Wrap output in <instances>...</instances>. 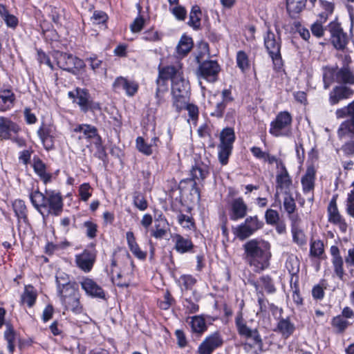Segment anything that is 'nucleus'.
Wrapping results in <instances>:
<instances>
[{"label": "nucleus", "mask_w": 354, "mask_h": 354, "mask_svg": "<svg viewBox=\"0 0 354 354\" xmlns=\"http://www.w3.org/2000/svg\"><path fill=\"white\" fill-rule=\"evenodd\" d=\"M235 140V132L232 127H225L222 129L219 135L220 142L218 145V160L222 165L227 163Z\"/></svg>", "instance_id": "0eeeda50"}, {"label": "nucleus", "mask_w": 354, "mask_h": 354, "mask_svg": "<svg viewBox=\"0 0 354 354\" xmlns=\"http://www.w3.org/2000/svg\"><path fill=\"white\" fill-rule=\"evenodd\" d=\"M276 165V176L275 177H289L288 172L281 159L275 156L273 164Z\"/></svg>", "instance_id": "5fc2aeb1"}, {"label": "nucleus", "mask_w": 354, "mask_h": 354, "mask_svg": "<svg viewBox=\"0 0 354 354\" xmlns=\"http://www.w3.org/2000/svg\"><path fill=\"white\" fill-rule=\"evenodd\" d=\"M328 214L330 223L337 225L342 232H345L346 231L347 223H346L345 219L339 214L335 198L332 199L329 203L328 207Z\"/></svg>", "instance_id": "5701e85b"}, {"label": "nucleus", "mask_w": 354, "mask_h": 354, "mask_svg": "<svg viewBox=\"0 0 354 354\" xmlns=\"http://www.w3.org/2000/svg\"><path fill=\"white\" fill-rule=\"evenodd\" d=\"M202 17V12L201 8L194 5L192 6L187 24L194 30H198L201 28V21Z\"/></svg>", "instance_id": "f704fd0d"}, {"label": "nucleus", "mask_w": 354, "mask_h": 354, "mask_svg": "<svg viewBox=\"0 0 354 354\" xmlns=\"http://www.w3.org/2000/svg\"><path fill=\"white\" fill-rule=\"evenodd\" d=\"M167 68H172V65L166 66L162 68L159 66L158 68V77L156 80L157 88L156 91V98L157 104L159 105L165 102L164 95L168 91L167 82L171 79V75L166 76L162 75Z\"/></svg>", "instance_id": "dca6fc26"}, {"label": "nucleus", "mask_w": 354, "mask_h": 354, "mask_svg": "<svg viewBox=\"0 0 354 354\" xmlns=\"http://www.w3.org/2000/svg\"><path fill=\"white\" fill-rule=\"evenodd\" d=\"M351 138V140L346 142L342 147V150L346 155L354 154V136H351L346 138Z\"/></svg>", "instance_id": "774afa93"}, {"label": "nucleus", "mask_w": 354, "mask_h": 354, "mask_svg": "<svg viewBox=\"0 0 354 354\" xmlns=\"http://www.w3.org/2000/svg\"><path fill=\"white\" fill-rule=\"evenodd\" d=\"M80 285L87 295L100 299L105 297V293L102 288L92 279L83 278L80 281Z\"/></svg>", "instance_id": "b1692460"}, {"label": "nucleus", "mask_w": 354, "mask_h": 354, "mask_svg": "<svg viewBox=\"0 0 354 354\" xmlns=\"http://www.w3.org/2000/svg\"><path fill=\"white\" fill-rule=\"evenodd\" d=\"M276 30L278 35H275L270 29V27H268L266 33L263 36V40L264 46L272 60L274 68L281 70L283 66V61L281 55V41L277 27Z\"/></svg>", "instance_id": "39448f33"}, {"label": "nucleus", "mask_w": 354, "mask_h": 354, "mask_svg": "<svg viewBox=\"0 0 354 354\" xmlns=\"http://www.w3.org/2000/svg\"><path fill=\"white\" fill-rule=\"evenodd\" d=\"M243 259L253 268L256 272H260L269 266L271 258L270 244L263 240L254 239L247 241L243 245Z\"/></svg>", "instance_id": "f03ea898"}, {"label": "nucleus", "mask_w": 354, "mask_h": 354, "mask_svg": "<svg viewBox=\"0 0 354 354\" xmlns=\"http://www.w3.org/2000/svg\"><path fill=\"white\" fill-rule=\"evenodd\" d=\"M73 132L80 133L78 139H86L91 145L95 147L99 153L104 152L102 138L95 127L88 124H77L73 129Z\"/></svg>", "instance_id": "1a4fd4ad"}, {"label": "nucleus", "mask_w": 354, "mask_h": 354, "mask_svg": "<svg viewBox=\"0 0 354 354\" xmlns=\"http://www.w3.org/2000/svg\"><path fill=\"white\" fill-rule=\"evenodd\" d=\"M190 326L194 333L202 335L207 329L204 315H196L190 317Z\"/></svg>", "instance_id": "473e14b6"}, {"label": "nucleus", "mask_w": 354, "mask_h": 354, "mask_svg": "<svg viewBox=\"0 0 354 354\" xmlns=\"http://www.w3.org/2000/svg\"><path fill=\"white\" fill-rule=\"evenodd\" d=\"M277 330L284 338L287 339L295 332V326L288 317L282 318L278 322Z\"/></svg>", "instance_id": "72a5a7b5"}, {"label": "nucleus", "mask_w": 354, "mask_h": 354, "mask_svg": "<svg viewBox=\"0 0 354 354\" xmlns=\"http://www.w3.org/2000/svg\"><path fill=\"white\" fill-rule=\"evenodd\" d=\"M180 281L185 290H191L196 283V279L190 274H184L180 277Z\"/></svg>", "instance_id": "69168bd1"}, {"label": "nucleus", "mask_w": 354, "mask_h": 354, "mask_svg": "<svg viewBox=\"0 0 354 354\" xmlns=\"http://www.w3.org/2000/svg\"><path fill=\"white\" fill-rule=\"evenodd\" d=\"M266 221L269 225H275L279 221V214L277 211L268 209L266 210L265 214Z\"/></svg>", "instance_id": "052dcab7"}, {"label": "nucleus", "mask_w": 354, "mask_h": 354, "mask_svg": "<svg viewBox=\"0 0 354 354\" xmlns=\"http://www.w3.org/2000/svg\"><path fill=\"white\" fill-rule=\"evenodd\" d=\"M95 253L93 250H84L81 254L75 256V263L78 268L85 272L91 270L95 261Z\"/></svg>", "instance_id": "4be33fe9"}, {"label": "nucleus", "mask_w": 354, "mask_h": 354, "mask_svg": "<svg viewBox=\"0 0 354 354\" xmlns=\"http://www.w3.org/2000/svg\"><path fill=\"white\" fill-rule=\"evenodd\" d=\"M169 231V225L166 218L160 214L154 221V228L151 230V235L156 239H162Z\"/></svg>", "instance_id": "cd10ccee"}, {"label": "nucleus", "mask_w": 354, "mask_h": 354, "mask_svg": "<svg viewBox=\"0 0 354 354\" xmlns=\"http://www.w3.org/2000/svg\"><path fill=\"white\" fill-rule=\"evenodd\" d=\"M30 199L33 206L41 214H44L42 209L47 207L46 195L44 196L39 191H35L30 194Z\"/></svg>", "instance_id": "c9c22d12"}, {"label": "nucleus", "mask_w": 354, "mask_h": 354, "mask_svg": "<svg viewBox=\"0 0 354 354\" xmlns=\"http://www.w3.org/2000/svg\"><path fill=\"white\" fill-rule=\"evenodd\" d=\"M84 64H87L93 74L103 77L106 74V66L102 59H100L96 54H91L87 56L84 61Z\"/></svg>", "instance_id": "a878e982"}, {"label": "nucleus", "mask_w": 354, "mask_h": 354, "mask_svg": "<svg viewBox=\"0 0 354 354\" xmlns=\"http://www.w3.org/2000/svg\"><path fill=\"white\" fill-rule=\"evenodd\" d=\"M84 227L86 229V234L89 239H94L97 236V225L91 221H87L84 223Z\"/></svg>", "instance_id": "680f3d73"}, {"label": "nucleus", "mask_w": 354, "mask_h": 354, "mask_svg": "<svg viewBox=\"0 0 354 354\" xmlns=\"http://www.w3.org/2000/svg\"><path fill=\"white\" fill-rule=\"evenodd\" d=\"M263 226V221H260L257 216H248L244 223L234 229V233L240 240H244L262 228Z\"/></svg>", "instance_id": "f8f14e48"}, {"label": "nucleus", "mask_w": 354, "mask_h": 354, "mask_svg": "<svg viewBox=\"0 0 354 354\" xmlns=\"http://www.w3.org/2000/svg\"><path fill=\"white\" fill-rule=\"evenodd\" d=\"M171 240L174 243V249L180 254L190 252L194 248L191 239L184 237L178 234L171 235Z\"/></svg>", "instance_id": "bb28decb"}, {"label": "nucleus", "mask_w": 354, "mask_h": 354, "mask_svg": "<svg viewBox=\"0 0 354 354\" xmlns=\"http://www.w3.org/2000/svg\"><path fill=\"white\" fill-rule=\"evenodd\" d=\"M170 12L178 21H184L187 17V10L180 5H175L169 8Z\"/></svg>", "instance_id": "603ef678"}, {"label": "nucleus", "mask_w": 354, "mask_h": 354, "mask_svg": "<svg viewBox=\"0 0 354 354\" xmlns=\"http://www.w3.org/2000/svg\"><path fill=\"white\" fill-rule=\"evenodd\" d=\"M52 57L59 68L73 74L75 70L79 71L85 67L83 59L70 53L57 50L52 53Z\"/></svg>", "instance_id": "6e6552de"}, {"label": "nucleus", "mask_w": 354, "mask_h": 354, "mask_svg": "<svg viewBox=\"0 0 354 354\" xmlns=\"http://www.w3.org/2000/svg\"><path fill=\"white\" fill-rule=\"evenodd\" d=\"M133 204L140 211L145 210L148 204L144 196L140 192H135L133 194Z\"/></svg>", "instance_id": "6e6d98bb"}, {"label": "nucleus", "mask_w": 354, "mask_h": 354, "mask_svg": "<svg viewBox=\"0 0 354 354\" xmlns=\"http://www.w3.org/2000/svg\"><path fill=\"white\" fill-rule=\"evenodd\" d=\"M317 157L314 155L313 152L311 151L308 154V160L307 162V169L306 174L304 177H315L316 174V162H317Z\"/></svg>", "instance_id": "c03bdc74"}, {"label": "nucleus", "mask_w": 354, "mask_h": 354, "mask_svg": "<svg viewBox=\"0 0 354 354\" xmlns=\"http://www.w3.org/2000/svg\"><path fill=\"white\" fill-rule=\"evenodd\" d=\"M223 343L218 333H214L207 337L198 347L199 354H211L214 349L221 346Z\"/></svg>", "instance_id": "412c9836"}, {"label": "nucleus", "mask_w": 354, "mask_h": 354, "mask_svg": "<svg viewBox=\"0 0 354 354\" xmlns=\"http://www.w3.org/2000/svg\"><path fill=\"white\" fill-rule=\"evenodd\" d=\"M220 71L221 67L216 61L207 60L199 65L198 74L200 78L213 83L218 80Z\"/></svg>", "instance_id": "2eb2a0df"}, {"label": "nucleus", "mask_w": 354, "mask_h": 354, "mask_svg": "<svg viewBox=\"0 0 354 354\" xmlns=\"http://www.w3.org/2000/svg\"><path fill=\"white\" fill-rule=\"evenodd\" d=\"M37 134L46 151H50L55 148V141L59 136V132L52 122L42 121L37 131Z\"/></svg>", "instance_id": "9d476101"}, {"label": "nucleus", "mask_w": 354, "mask_h": 354, "mask_svg": "<svg viewBox=\"0 0 354 354\" xmlns=\"http://www.w3.org/2000/svg\"><path fill=\"white\" fill-rule=\"evenodd\" d=\"M235 324L237 332L241 338L244 339L243 348L246 351L253 348L262 349L263 340L257 328H250L241 313L236 315Z\"/></svg>", "instance_id": "7ed1b4c3"}, {"label": "nucleus", "mask_w": 354, "mask_h": 354, "mask_svg": "<svg viewBox=\"0 0 354 354\" xmlns=\"http://www.w3.org/2000/svg\"><path fill=\"white\" fill-rule=\"evenodd\" d=\"M127 272L118 270L115 260L111 262V274L113 282L120 287H127L132 279V272L128 269Z\"/></svg>", "instance_id": "aec40b11"}, {"label": "nucleus", "mask_w": 354, "mask_h": 354, "mask_svg": "<svg viewBox=\"0 0 354 354\" xmlns=\"http://www.w3.org/2000/svg\"><path fill=\"white\" fill-rule=\"evenodd\" d=\"M324 252V243L320 240L312 241L310 243V254L311 256L318 257Z\"/></svg>", "instance_id": "8fccbe9b"}, {"label": "nucleus", "mask_w": 354, "mask_h": 354, "mask_svg": "<svg viewBox=\"0 0 354 354\" xmlns=\"http://www.w3.org/2000/svg\"><path fill=\"white\" fill-rule=\"evenodd\" d=\"M56 283L57 292H59L60 290L65 288L66 286H73L70 283L68 274L64 272H57L56 275Z\"/></svg>", "instance_id": "09e8293b"}, {"label": "nucleus", "mask_w": 354, "mask_h": 354, "mask_svg": "<svg viewBox=\"0 0 354 354\" xmlns=\"http://www.w3.org/2000/svg\"><path fill=\"white\" fill-rule=\"evenodd\" d=\"M13 209L18 218H26V207L21 200H15L12 204Z\"/></svg>", "instance_id": "a18cd8bd"}, {"label": "nucleus", "mask_w": 354, "mask_h": 354, "mask_svg": "<svg viewBox=\"0 0 354 354\" xmlns=\"http://www.w3.org/2000/svg\"><path fill=\"white\" fill-rule=\"evenodd\" d=\"M15 95L10 89L0 90V111L10 110L14 105Z\"/></svg>", "instance_id": "c756f323"}, {"label": "nucleus", "mask_w": 354, "mask_h": 354, "mask_svg": "<svg viewBox=\"0 0 354 354\" xmlns=\"http://www.w3.org/2000/svg\"><path fill=\"white\" fill-rule=\"evenodd\" d=\"M69 98L78 104L82 111L86 113L88 110L100 109L98 103H95L91 99L88 90L85 88H76L74 91L68 93Z\"/></svg>", "instance_id": "9b49d317"}, {"label": "nucleus", "mask_w": 354, "mask_h": 354, "mask_svg": "<svg viewBox=\"0 0 354 354\" xmlns=\"http://www.w3.org/2000/svg\"><path fill=\"white\" fill-rule=\"evenodd\" d=\"M307 0H286V8L292 17L299 14L305 8Z\"/></svg>", "instance_id": "e433bc0d"}, {"label": "nucleus", "mask_w": 354, "mask_h": 354, "mask_svg": "<svg viewBox=\"0 0 354 354\" xmlns=\"http://www.w3.org/2000/svg\"><path fill=\"white\" fill-rule=\"evenodd\" d=\"M192 46V39L187 35H183L176 47L177 54L184 57L191 50Z\"/></svg>", "instance_id": "4c0bfd02"}, {"label": "nucleus", "mask_w": 354, "mask_h": 354, "mask_svg": "<svg viewBox=\"0 0 354 354\" xmlns=\"http://www.w3.org/2000/svg\"><path fill=\"white\" fill-rule=\"evenodd\" d=\"M354 94V91L346 85L335 86L330 91L328 102L330 105L338 104L341 101L351 98Z\"/></svg>", "instance_id": "a211bd4d"}, {"label": "nucleus", "mask_w": 354, "mask_h": 354, "mask_svg": "<svg viewBox=\"0 0 354 354\" xmlns=\"http://www.w3.org/2000/svg\"><path fill=\"white\" fill-rule=\"evenodd\" d=\"M236 64L238 67L242 71H245L249 68V59L247 54L243 51L239 50L236 53Z\"/></svg>", "instance_id": "de8ad7c7"}, {"label": "nucleus", "mask_w": 354, "mask_h": 354, "mask_svg": "<svg viewBox=\"0 0 354 354\" xmlns=\"http://www.w3.org/2000/svg\"><path fill=\"white\" fill-rule=\"evenodd\" d=\"M259 281L262 286V288H264V290L268 293H273L275 292L276 289L274 288V283L272 279L269 276H262L259 279Z\"/></svg>", "instance_id": "4d7b16f0"}, {"label": "nucleus", "mask_w": 354, "mask_h": 354, "mask_svg": "<svg viewBox=\"0 0 354 354\" xmlns=\"http://www.w3.org/2000/svg\"><path fill=\"white\" fill-rule=\"evenodd\" d=\"M283 205L288 214L294 213L296 209V204L294 198L290 195H287L285 196Z\"/></svg>", "instance_id": "0e129e2a"}, {"label": "nucleus", "mask_w": 354, "mask_h": 354, "mask_svg": "<svg viewBox=\"0 0 354 354\" xmlns=\"http://www.w3.org/2000/svg\"><path fill=\"white\" fill-rule=\"evenodd\" d=\"M46 205L45 208L48 214L58 216L63 209V198L59 192L55 191L46 192Z\"/></svg>", "instance_id": "6ab92c4d"}, {"label": "nucleus", "mask_w": 354, "mask_h": 354, "mask_svg": "<svg viewBox=\"0 0 354 354\" xmlns=\"http://www.w3.org/2000/svg\"><path fill=\"white\" fill-rule=\"evenodd\" d=\"M248 207L241 198L234 199L231 203L230 216L236 221L243 218L247 214Z\"/></svg>", "instance_id": "c85d7f7f"}, {"label": "nucleus", "mask_w": 354, "mask_h": 354, "mask_svg": "<svg viewBox=\"0 0 354 354\" xmlns=\"http://www.w3.org/2000/svg\"><path fill=\"white\" fill-rule=\"evenodd\" d=\"M4 338L8 343V350L12 353L15 348V342L17 339V333L14 328L10 324H6V330L4 332Z\"/></svg>", "instance_id": "58836bf2"}, {"label": "nucleus", "mask_w": 354, "mask_h": 354, "mask_svg": "<svg viewBox=\"0 0 354 354\" xmlns=\"http://www.w3.org/2000/svg\"><path fill=\"white\" fill-rule=\"evenodd\" d=\"M113 87L115 89H122L125 91L127 96L133 97L138 92L139 85L138 82L134 80H131L120 76L115 80Z\"/></svg>", "instance_id": "393cba45"}, {"label": "nucleus", "mask_w": 354, "mask_h": 354, "mask_svg": "<svg viewBox=\"0 0 354 354\" xmlns=\"http://www.w3.org/2000/svg\"><path fill=\"white\" fill-rule=\"evenodd\" d=\"M32 167L36 174H37L39 177H51L46 173V165L39 158H34Z\"/></svg>", "instance_id": "49530a36"}, {"label": "nucleus", "mask_w": 354, "mask_h": 354, "mask_svg": "<svg viewBox=\"0 0 354 354\" xmlns=\"http://www.w3.org/2000/svg\"><path fill=\"white\" fill-rule=\"evenodd\" d=\"M108 18V15L105 12L102 10H95L94 11L91 19L93 23L100 24H105L107 21Z\"/></svg>", "instance_id": "338daca9"}, {"label": "nucleus", "mask_w": 354, "mask_h": 354, "mask_svg": "<svg viewBox=\"0 0 354 354\" xmlns=\"http://www.w3.org/2000/svg\"><path fill=\"white\" fill-rule=\"evenodd\" d=\"M252 155L257 159L267 162L269 165H272L275 160V156L270 155L269 153L262 151L260 147H252L250 149Z\"/></svg>", "instance_id": "a19ab883"}, {"label": "nucleus", "mask_w": 354, "mask_h": 354, "mask_svg": "<svg viewBox=\"0 0 354 354\" xmlns=\"http://www.w3.org/2000/svg\"><path fill=\"white\" fill-rule=\"evenodd\" d=\"M178 221L179 224L185 229L192 230L194 227V223L192 218L183 214H180L178 216Z\"/></svg>", "instance_id": "e2e57ef3"}, {"label": "nucleus", "mask_w": 354, "mask_h": 354, "mask_svg": "<svg viewBox=\"0 0 354 354\" xmlns=\"http://www.w3.org/2000/svg\"><path fill=\"white\" fill-rule=\"evenodd\" d=\"M293 241L298 245H304L306 243V236L304 232L299 228L291 229Z\"/></svg>", "instance_id": "3c124183"}, {"label": "nucleus", "mask_w": 354, "mask_h": 354, "mask_svg": "<svg viewBox=\"0 0 354 354\" xmlns=\"http://www.w3.org/2000/svg\"><path fill=\"white\" fill-rule=\"evenodd\" d=\"M337 119H347L343 121L337 129V136L340 140L346 139L351 136H354V100L348 105L335 111Z\"/></svg>", "instance_id": "20e7f679"}, {"label": "nucleus", "mask_w": 354, "mask_h": 354, "mask_svg": "<svg viewBox=\"0 0 354 354\" xmlns=\"http://www.w3.org/2000/svg\"><path fill=\"white\" fill-rule=\"evenodd\" d=\"M292 117L287 111H280L270 122L269 133L274 137L290 138L292 136Z\"/></svg>", "instance_id": "423d86ee"}, {"label": "nucleus", "mask_w": 354, "mask_h": 354, "mask_svg": "<svg viewBox=\"0 0 354 354\" xmlns=\"http://www.w3.org/2000/svg\"><path fill=\"white\" fill-rule=\"evenodd\" d=\"M136 148L142 153L146 156H150L153 153V144L145 142L142 137L136 138Z\"/></svg>", "instance_id": "37998d69"}, {"label": "nucleus", "mask_w": 354, "mask_h": 354, "mask_svg": "<svg viewBox=\"0 0 354 354\" xmlns=\"http://www.w3.org/2000/svg\"><path fill=\"white\" fill-rule=\"evenodd\" d=\"M328 30L330 34V41L333 46L337 50H344L348 43V39L340 24L338 22L332 21L328 24Z\"/></svg>", "instance_id": "4468645a"}, {"label": "nucleus", "mask_w": 354, "mask_h": 354, "mask_svg": "<svg viewBox=\"0 0 354 354\" xmlns=\"http://www.w3.org/2000/svg\"><path fill=\"white\" fill-rule=\"evenodd\" d=\"M37 298V293L31 285L25 286L24 290L21 295V303L26 304L29 308L32 307Z\"/></svg>", "instance_id": "2f4dec72"}, {"label": "nucleus", "mask_w": 354, "mask_h": 354, "mask_svg": "<svg viewBox=\"0 0 354 354\" xmlns=\"http://www.w3.org/2000/svg\"><path fill=\"white\" fill-rule=\"evenodd\" d=\"M162 75H171L172 106L179 113L190 97V85L183 76L182 64L179 62L174 63L172 68H167Z\"/></svg>", "instance_id": "f257e3e1"}, {"label": "nucleus", "mask_w": 354, "mask_h": 354, "mask_svg": "<svg viewBox=\"0 0 354 354\" xmlns=\"http://www.w3.org/2000/svg\"><path fill=\"white\" fill-rule=\"evenodd\" d=\"M183 109H186L188 111V115L189 117L188 121L191 120L195 124L198 118V106L195 104H190L188 102L186 103V105L185 106V108Z\"/></svg>", "instance_id": "13d9d810"}, {"label": "nucleus", "mask_w": 354, "mask_h": 354, "mask_svg": "<svg viewBox=\"0 0 354 354\" xmlns=\"http://www.w3.org/2000/svg\"><path fill=\"white\" fill-rule=\"evenodd\" d=\"M331 325L338 333H343L351 323L339 315L332 319Z\"/></svg>", "instance_id": "79ce46f5"}, {"label": "nucleus", "mask_w": 354, "mask_h": 354, "mask_svg": "<svg viewBox=\"0 0 354 354\" xmlns=\"http://www.w3.org/2000/svg\"><path fill=\"white\" fill-rule=\"evenodd\" d=\"M291 187L290 178H277L276 196H279L281 194H285L286 196L290 195L289 192Z\"/></svg>", "instance_id": "ea45409f"}, {"label": "nucleus", "mask_w": 354, "mask_h": 354, "mask_svg": "<svg viewBox=\"0 0 354 354\" xmlns=\"http://www.w3.org/2000/svg\"><path fill=\"white\" fill-rule=\"evenodd\" d=\"M162 39V35L157 30L149 29L143 32L142 39L146 41L155 42L158 41Z\"/></svg>", "instance_id": "864d4df0"}, {"label": "nucleus", "mask_w": 354, "mask_h": 354, "mask_svg": "<svg viewBox=\"0 0 354 354\" xmlns=\"http://www.w3.org/2000/svg\"><path fill=\"white\" fill-rule=\"evenodd\" d=\"M209 174L208 168L204 165H196L191 170V177H205Z\"/></svg>", "instance_id": "bf43d9fd"}, {"label": "nucleus", "mask_w": 354, "mask_h": 354, "mask_svg": "<svg viewBox=\"0 0 354 354\" xmlns=\"http://www.w3.org/2000/svg\"><path fill=\"white\" fill-rule=\"evenodd\" d=\"M21 131L20 126L8 118L0 117V140H9Z\"/></svg>", "instance_id": "f3484780"}, {"label": "nucleus", "mask_w": 354, "mask_h": 354, "mask_svg": "<svg viewBox=\"0 0 354 354\" xmlns=\"http://www.w3.org/2000/svg\"><path fill=\"white\" fill-rule=\"evenodd\" d=\"M335 78L337 82L344 84H354V71L348 66H342L337 71Z\"/></svg>", "instance_id": "7c9ffc66"}, {"label": "nucleus", "mask_w": 354, "mask_h": 354, "mask_svg": "<svg viewBox=\"0 0 354 354\" xmlns=\"http://www.w3.org/2000/svg\"><path fill=\"white\" fill-rule=\"evenodd\" d=\"M62 304L64 306L66 310H72L75 313L81 311V306L78 297V293L74 286H66L58 292Z\"/></svg>", "instance_id": "ddd939ff"}]
</instances>
